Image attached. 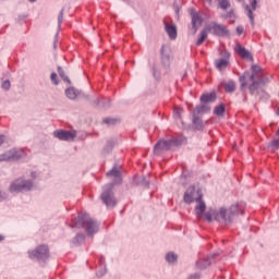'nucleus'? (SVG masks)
Listing matches in <instances>:
<instances>
[{
	"label": "nucleus",
	"instance_id": "35",
	"mask_svg": "<svg viewBox=\"0 0 279 279\" xmlns=\"http://www.w3.org/2000/svg\"><path fill=\"white\" fill-rule=\"evenodd\" d=\"M50 80H51L52 84H54V86H58V84H59V82H58V74L56 72L51 73Z\"/></svg>",
	"mask_w": 279,
	"mask_h": 279
},
{
	"label": "nucleus",
	"instance_id": "11",
	"mask_svg": "<svg viewBox=\"0 0 279 279\" xmlns=\"http://www.w3.org/2000/svg\"><path fill=\"white\" fill-rule=\"evenodd\" d=\"M54 138H59V141H68L73 142L77 136L76 131H64V130H57L53 132Z\"/></svg>",
	"mask_w": 279,
	"mask_h": 279
},
{
	"label": "nucleus",
	"instance_id": "9",
	"mask_svg": "<svg viewBox=\"0 0 279 279\" xmlns=\"http://www.w3.org/2000/svg\"><path fill=\"white\" fill-rule=\"evenodd\" d=\"M215 66L218 71H226L230 66V52L222 50L220 58L215 60Z\"/></svg>",
	"mask_w": 279,
	"mask_h": 279
},
{
	"label": "nucleus",
	"instance_id": "20",
	"mask_svg": "<svg viewBox=\"0 0 279 279\" xmlns=\"http://www.w3.org/2000/svg\"><path fill=\"white\" fill-rule=\"evenodd\" d=\"M217 99V94L210 93V94H204L201 96L202 104H210Z\"/></svg>",
	"mask_w": 279,
	"mask_h": 279
},
{
	"label": "nucleus",
	"instance_id": "42",
	"mask_svg": "<svg viewBox=\"0 0 279 279\" xmlns=\"http://www.w3.org/2000/svg\"><path fill=\"white\" fill-rule=\"evenodd\" d=\"M189 279H199V275L194 274V275H192Z\"/></svg>",
	"mask_w": 279,
	"mask_h": 279
},
{
	"label": "nucleus",
	"instance_id": "47",
	"mask_svg": "<svg viewBox=\"0 0 279 279\" xmlns=\"http://www.w3.org/2000/svg\"><path fill=\"white\" fill-rule=\"evenodd\" d=\"M28 1H29V3H35L36 0H28Z\"/></svg>",
	"mask_w": 279,
	"mask_h": 279
},
{
	"label": "nucleus",
	"instance_id": "21",
	"mask_svg": "<svg viewBox=\"0 0 279 279\" xmlns=\"http://www.w3.org/2000/svg\"><path fill=\"white\" fill-rule=\"evenodd\" d=\"M193 124L195 125L196 130H204V122L199 117H197V113H193Z\"/></svg>",
	"mask_w": 279,
	"mask_h": 279
},
{
	"label": "nucleus",
	"instance_id": "14",
	"mask_svg": "<svg viewBox=\"0 0 279 279\" xmlns=\"http://www.w3.org/2000/svg\"><path fill=\"white\" fill-rule=\"evenodd\" d=\"M191 16H192V27L190 29H191L192 34L195 35V34H197V29H199V27H202V23L204 22V20L202 19L199 13H197L195 11H192Z\"/></svg>",
	"mask_w": 279,
	"mask_h": 279
},
{
	"label": "nucleus",
	"instance_id": "17",
	"mask_svg": "<svg viewBox=\"0 0 279 279\" xmlns=\"http://www.w3.org/2000/svg\"><path fill=\"white\" fill-rule=\"evenodd\" d=\"M197 205L195 206V215L197 219H202L204 217V213H206V202H204V198H199L196 201Z\"/></svg>",
	"mask_w": 279,
	"mask_h": 279
},
{
	"label": "nucleus",
	"instance_id": "25",
	"mask_svg": "<svg viewBox=\"0 0 279 279\" xmlns=\"http://www.w3.org/2000/svg\"><path fill=\"white\" fill-rule=\"evenodd\" d=\"M86 239V235L83 233L76 234V236L72 240L73 245H82Z\"/></svg>",
	"mask_w": 279,
	"mask_h": 279
},
{
	"label": "nucleus",
	"instance_id": "41",
	"mask_svg": "<svg viewBox=\"0 0 279 279\" xmlns=\"http://www.w3.org/2000/svg\"><path fill=\"white\" fill-rule=\"evenodd\" d=\"M2 143H5V135L0 134V147Z\"/></svg>",
	"mask_w": 279,
	"mask_h": 279
},
{
	"label": "nucleus",
	"instance_id": "7",
	"mask_svg": "<svg viewBox=\"0 0 279 279\" xmlns=\"http://www.w3.org/2000/svg\"><path fill=\"white\" fill-rule=\"evenodd\" d=\"M34 189V183L32 181L17 179L13 181L10 185L11 193H21L23 191H32Z\"/></svg>",
	"mask_w": 279,
	"mask_h": 279
},
{
	"label": "nucleus",
	"instance_id": "29",
	"mask_svg": "<svg viewBox=\"0 0 279 279\" xmlns=\"http://www.w3.org/2000/svg\"><path fill=\"white\" fill-rule=\"evenodd\" d=\"M208 38V32L206 31H202L201 32V37L198 38V40L196 41L197 47H199V45L204 44V40Z\"/></svg>",
	"mask_w": 279,
	"mask_h": 279
},
{
	"label": "nucleus",
	"instance_id": "1",
	"mask_svg": "<svg viewBox=\"0 0 279 279\" xmlns=\"http://www.w3.org/2000/svg\"><path fill=\"white\" fill-rule=\"evenodd\" d=\"M241 90H244L248 85L250 95L258 97V89L260 85L269 84V77L265 75V71L258 64H253L251 66V72L246 71L242 76H240Z\"/></svg>",
	"mask_w": 279,
	"mask_h": 279
},
{
	"label": "nucleus",
	"instance_id": "48",
	"mask_svg": "<svg viewBox=\"0 0 279 279\" xmlns=\"http://www.w3.org/2000/svg\"><path fill=\"white\" fill-rule=\"evenodd\" d=\"M3 241V235H0V242Z\"/></svg>",
	"mask_w": 279,
	"mask_h": 279
},
{
	"label": "nucleus",
	"instance_id": "5",
	"mask_svg": "<svg viewBox=\"0 0 279 279\" xmlns=\"http://www.w3.org/2000/svg\"><path fill=\"white\" fill-rule=\"evenodd\" d=\"M184 143L181 138L160 140L154 147V154L160 156L163 151H169L173 147H180Z\"/></svg>",
	"mask_w": 279,
	"mask_h": 279
},
{
	"label": "nucleus",
	"instance_id": "28",
	"mask_svg": "<svg viewBox=\"0 0 279 279\" xmlns=\"http://www.w3.org/2000/svg\"><path fill=\"white\" fill-rule=\"evenodd\" d=\"M58 73L61 77V80H63V82H68V84H71V80L69 78V76H66V74L64 73V70L60 66H58Z\"/></svg>",
	"mask_w": 279,
	"mask_h": 279
},
{
	"label": "nucleus",
	"instance_id": "22",
	"mask_svg": "<svg viewBox=\"0 0 279 279\" xmlns=\"http://www.w3.org/2000/svg\"><path fill=\"white\" fill-rule=\"evenodd\" d=\"M210 265V258H203L196 262V266L198 269H206V267H209Z\"/></svg>",
	"mask_w": 279,
	"mask_h": 279
},
{
	"label": "nucleus",
	"instance_id": "46",
	"mask_svg": "<svg viewBox=\"0 0 279 279\" xmlns=\"http://www.w3.org/2000/svg\"><path fill=\"white\" fill-rule=\"evenodd\" d=\"M105 272H97V276H104Z\"/></svg>",
	"mask_w": 279,
	"mask_h": 279
},
{
	"label": "nucleus",
	"instance_id": "49",
	"mask_svg": "<svg viewBox=\"0 0 279 279\" xmlns=\"http://www.w3.org/2000/svg\"><path fill=\"white\" fill-rule=\"evenodd\" d=\"M277 114L279 116V107H278V110H277Z\"/></svg>",
	"mask_w": 279,
	"mask_h": 279
},
{
	"label": "nucleus",
	"instance_id": "26",
	"mask_svg": "<svg viewBox=\"0 0 279 279\" xmlns=\"http://www.w3.org/2000/svg\"><path fill=\"white\" fill-rule=\"evenodd\" d=\"M65 95L68 99H77V90L75 88L65 89Z\"/></svg>",
	"mask_w": 279,
	"mask_h": 279
},
{
	"label": "nucleus",
	"instance_id": "16",
	"mask_svg": "<svg viewBox=\"0 0 279 279\" xmlns=\"http://www.w3.org/2000/svg\"><path fill=\"white\" fill-rule=\"evenodd\" d=\"M235 52L238 56H240V58H242V60H250L251 62H254V56H252V52L245 49V47L238 44L235 46Z\"/></svg>",
	"mask_w": 279,
	"mask_h": 279
},
{
	"label": "nucleus",
	"instance_id": "3",
	"mask_svg": "<svg viewBox=\"0 0 279 279\" xmlns=\"http://www.w3.org/2000/svg\"><path fill=\"white\" fill-rule=\"evenodd\" d=\"M121 167L114 166L109 172H107V178H114L113 182L107 184L104 187V192L101 194V199L107 208H114L117 206V198L114 197V184H121Z\"/></svg>",
	"mask_w": 279,
	"mask_h": 279
},
{
	"label": "nucleus",
	"instance_id": "12",
	"mask_svg": "<svg viewBox=\"0 0 279 279\" xmlns=\"http://www.w3.org/2000/svg\"><path fill=\"white\" fill-rule=\"evenodd\" d=\"M161 53V64L165 69H169L171 66V48L167 46H162L160 49Z\"/></svg>",
	"mask_w": 279,
	"mask_h": 279
},
{
	"label": "nucleus",
	"instance_id": "31",
	"mask_svg": "<svg viewBox=\"0 0 279 279\" xmlns=\"http://www.w3.org/2000/svg\"><path fill=\"white\" fill-rule=\"evenodd\" d=\"M218 5L221 10H228L230 8V0H218Z\"/></svg>",
	"mask_w": 279,
	"mask_h": 279
},
{
	"label": "nucleus",
	"instance_id": "44",
	"mask_svg": "<svg viewBox=\"0 0 279 279\" xmlns=\"http://www.w3.org/2000/svg\"><path fill=\"white\" fill-rule=\"evenodd\" d=\"M31 177H32L33 179H36V172H32V173H31Z\"/></svg>",
	"mask_w": 279,
	"mask_h": 279
},
{
	"label": "nucleus",
	"instance_id": "43",
	"mask_svg": "<svg viewBox=\"0 0 279 279\" xmlns=\"http://www.w3.org/2000/svg\"><path fill=\"white\" fill-rule=\"evenodd\" d=\"M143 185H144V186H149V181H144V182H143Z\"/></svg>",
	"mask_w": 279,
	"mask_h": 279
},
{
	"label": "nucleus",
	"instance_id": "27",
	"mask_svg": "<svg viewBox=\"0 0 279 279\" xmlns=\"http://www.w3.org/2000/svg\"><path fill=\"white\" fill-rule=\"evenodd\" d=\"M225 112H226V106H223V105H218L214 109V114H216V117H223Z\"/></svg>",
	"mask_w": 279,
	"mask_h": 279
},
{
	"label": "nucleus",
	"instance_id": "37",
	"mask_svg": "<svg viewBox=\"0 0 279 279\" xmlns=\"http://www.w3.org/2000/svg\"><path fill=\"white\" fill-rule=\"evenodd\" d=\"M226 19H234V11L231 10L226 14Z\"/></svg>",
	"mask_w": 279,
	"mask_h": 279
},
{
	"label": "nucleus",
	"instance_id": "4",
	"mask_svg": "<svg viewBox=\"0 0 279 279\" xmlns=\"http://www.w3.org/2000/svg\"><path fill=\"white\" fill-rule=\"evenodd\" d=\"M73 228H84L87 233V236H93L99 232V223L97 220L90 218L88 214H80L78 220L74 222Z\"/></svg>",
	"mask_w": 279,
	"mask_h": 279
},
{
	"label": "nucleus",
	"instance_id": "33",
	"mask_svg": "<svg viewBox=\"0 0 279 279\" xmlns=\"http://www.w3.org/2000/svg\"><path fill=\"white\" fill-rule=\"evenodd\" d=\"M63 21H64V9H62L58 15V27L62 26Z\"/></svg>",
	"mask_w": 279,
	"mask_h": 279
},
{
	"label": "nucleus",
	"instance_id": "34",
	"mask_svg": "<svg viewBox=\"0 0 279 279\" xmlns=\"http://www.w3.org/2000/svg\"><path fill=\"white\" fill-rule=\"evenodd\" d=\"M173 114H174L175 119H180L182 117V108L175 107L173 110Z\"/></svg>",
	"mask_w": 279,
	"mask_h": 279
},
{
	"label": "nucleus",
	"instance_id": "40",
	"mask_svg": "<svg viewBox=\"0 0 279 279\" xmlns=\"http://www.w3.org/2000/svg\"><path fill=\"white\" fill-rule=\"evenodd\" d=\"M7 195L5 193L0 191V202H3V199H5Z\"/></svg>",
	"mask_w": 279,
	"mask_h": 279
},
{
	"label": "nucleus",
	"instance_id": "6",
	"mask_svg": "<svg viewBox=\"0 0 279 279\" xmlns=\"http://www.w3.org/2000/svg\"><path fill=\"white\" fill-rule=\"evenodd\" d=\"M203 197L204 194H202V189L191 185L183 195V202H185V204H193V202H198V199H202Z\"/></svg>",
	"mask_w": 279,
	"mask_h": 279
},
{
	"label": "nucleus",
	"instance_id": "45",
	"mask_svg": "<svg viewBox=\"0 0 279 279\" xmlns=\"http://www.w3.org/2000/svg\"><path fill=\"white\" fill-rule=\"evenodd\" d=\"M94 104H95L96 106H99V99H96V100L94 101Z\"/></svg>",
	"mask_w": 279,
	"mask_h": 279
},
{
	"label": "nucleus",
	"instance_id": "15",
	"mask_svg": "<svg viewBox=\"0 0 279 279\" xmlns=\"http://www.w3.org/2000/svg\"><path fill=\"white\" fill-rule=\"evenodd\" d=\"M250 4L244 5L245 14L248 16L252 25L254 26V12L258 5V0H248Z\"/></svg>",
	"mask_w": 279,
	"mask_h": 279
},
{
	"label": "nucleus",
	"instance_id": "19",
	"mask_svg": "<svg viewBox=\"0 0 279 279\" xmlns=\"http://www.w3.org/2000/svg\"><path fill=\"white\" fill-rule=\"evenodd\" d=\"M220 86H222V88L227 92V93H234L236 90V83H234V81L229 80L226 82H222L220 84Z\"/></svg>",
	"mask_w": 279,
	"mask_h": 279
},
{
	"label": "nucleus",
	"instance_id": "32",
	"mask_svg": "<svg viewBox=\"0 0 279 279\" xmlns=\"http://www.w3.org/2000/svg\"><path fill=\"white\" fill-rule=\"evenodd\" d=\"M120 120L119 119H114V118H105L104 119V123H106V125H117V123H119Z\"/></svg>",
	"mask_w": 279,
	"mask_h": 279
},
{
	"label": "nucleus",
	"instance_id": "39",
	"mask_svg": "<svg viewBox=\"0 0 279 279\" xmlns=\"http://www.w3.org/2000/svg\"><path fill=\"white\" fill-rule=\"evenodd\" d=\"M243 32H244L243 26H238V27H236V34H238V36H241V34H243Z\"/></svg>",
	"mask_w": 279,
	"mask_h": 279
},
{
	"label": "nucleus",
	"instance_id": "8",
	"mask_svg": "<svg viewBox=\"0 0 279 279\" xmlns=\"http://www.w3.org/2000/svg\"><path fill=\"white\" fill-rule=\"evenodd\" d=\"M29 258H37L38 260H48L49 258V246L39 245L36 250L28 252Z\"/></svg>",
	"mask_w": 279,
	"mask_h": 279
},
{
	"label": "nucleus",
	"instance_id": "2",
	"mask_svg": "<svg viewBox=\"0 0 279 279\" xmlns=\"http://www.w3.org/2000/svg\"><path fill=\"white\" fill-rule=\"evenodd\" d=\"M243 210H245V203H236L231 205L229 208L222 207L219 210L217 209H209L205 214V219L210 223L213 219L218 221V223H223L225 226H230L234 220V217L239 215H243Z\"/></svg>",
	"mask_w": 279,
	"mask_h": 279
},
{
	"label": "nucleus",
	"instance_id": "10",
	"mask_svg": "<svg viewBox=\"0 0 279 279\" xmlns=\"http://www.w3.org/2000/svg\"><path fill=\"white\" fill-rule=\"evenodd\" d=\"M208 29L211 34H214V36H228V34H230L228 26L217 22H210Z\"/></svg>",
	"mask_w": 279,
	"mask_h": 279
},
{
	"label": "nucleus",
	"instance_id": "30",
	"mask_svg": "<svg viewBox=\"0 0 279 279\" xmlns=\"http://www.w3.org/2000/svg\"><path fill=\"white\" fill-rule=\"evenodd\" d=\"M166 260L167 263H175V260H178V255H175L173 252H170L166 255Z\"/></svg>",
	"mask_w": 279,
	"mask_h": 279
},
{
	"label": "nucleus",
	"instance_id": "24",
	"mask_svg": "<svg viewBox=\"0 0 279 279\" xmlns=\"http://www.w3.org/2000/svg\"><path fill=\"white\" fill-rule=\"evenodd\" d=\"M117 145V142L114 140H110L107 142V144L104 147V154H110L112 151V148Z\"/></svg>",
	"mask_w": 279,
	"mask_h": 279
},
{
	"label": "nucleus",
	"instance_id": "36",
	"mask_svg": "<svg viewBox=\"0 0 279 279\" xmlns=\"http://www.w3.org/2000/svg\"><path fill=\"white\" fill-rule=\"evenodd\" d=\"M1 86L4 90H10V81H4Z\"/></svg>",
	"mask_w": 279,
	"mask_h": 279
},
{
	"label": "nucleus",
	"instance_id": "18",
	"mask_svg": "<svg viewBox=\"0 0 279 279\" xmlns=\"http://www.w3.org/2000/svg\"><path fill=\"white\" fill-rule=\"evenodd\" d=\"M165 31L168 34L170 40H175V38H178V27L175 24L165 23Z\"/></svg>",
	"mask_w": 279,
	"mask_h": 279
},
{
	"label": "nucleus",
	"instance_id": "38",
	"mask_svg": "<svg viewBox=\"0 0 279 279\" xmlns=\"http://www.w3.org/2000/svg\"><path fill=\"white\" fill-rule=\"evenodd\" d=\"M271 145H272V147H275V149H279V140H274L271 142Z\"/></svg>",
	"mask_w": 279,
	"mask_h": 279
},
{
	"label": "nucleus",
	"instance_id": "23",
	"mask_svg": "<svg viewBox=\"0 0 279 279\" xmlns=\"http://www.w3.org/2000/svg\"><path fill=\"white\" fill-rule=\"evenodd\" d=\"M204 112H210V107L207 105L197 106L194 110V114H202Z\"/></svg>",
	"mask_w": 279,
	"mask_h": 279
},
{
	"label": "nucleus",
	"instance_id": "13",
	"mask_svg": "<svg viewBox=\"0 0 279 279\" xmlns=\"http://www.w3.org/2000/svg\"><path fill=\"white\" fill-rule=\"evenodd\" d=\"M23 154L16 149H11L0 155V162H8L10 160H19Z\"/></svg>",
	"mask_w": 279,
	"mask_h": 279
}]
</instances>
